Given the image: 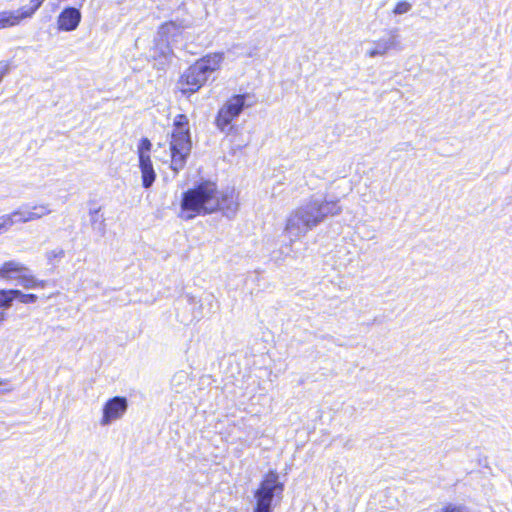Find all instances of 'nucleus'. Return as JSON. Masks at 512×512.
Instances as JSON below:
<instances>
[{
    "mask_svg": "<svg viewBox=\"0 0 512 512\" xmlns=\"http://www.w3.org/2000/svg\"><path fill=\"white\" fill-rule=\"evenodd\" d=\"M12 388L7 387V382L4 380H0V393L10 392Z\"/></svg>",
    "mask_w": 512,
    "mask_h": 512,
    "instance_id": "obj_26",
    "label": "nucleus"
},
{
    "mask_svg": "<svg viewBox=\"0 0 512 512\" xmlns=\"http://www.w3.org/2000/svg\"><path fill=\"white\" fill-rule=\"evenodd\" d=\"M12 290H13V293H15L12 296V301L15 298H19L21 303L28 304V303H35L38 299L37 295H35V294H25V293H22L20 290H16V289H12Z\"/></svg>",
    "mask_w": 512,
    "mask_h": 512,
    "instance_id": "obj_18",
    "label": "nucleus"
},
{
    "mask_svg": "<svg viewBox=\"0 0 512 512\" xmlns=\"http://www.w3.org/2000/svg\"><path fill=\"white\" fill-rule=\"evenodd\" d=\"M45 0H39V2L42 4Z\"/></svg>",
    "mask_w": 512,
    "mask_h": 512,
    "instance_id": "obj_33",
    "label": "nucleus"
},
{
    "mask_svg": "<svg viewBox=\"0 0 512 512\" xmlns=\"http://www.w3.org/2000/svg\"><path fill=\"white\" fill-rule=\"evenodd\" d=\"M188 302L193 306V318L200 319L202 317V305L200 300L194 296H187Z\"/></svg>",
    "mask_w": 512,
    "mask_h": 512,
    "instance_id": "obj_20",
    "label": "nucleus"
},
{
    "mask_svg": "<svg viewBox=\"0 0 512 512\" xmlns=\"http://www.w3.org/2000/svg\"><path fill=\"white\" fill-rule=\"evenodd\" d=\"M245 99L246 97L244 95H234L221 106L216 116L215 123L222 132L232 129L231 123L243 111Z\"/></svg>",
    "mask_w": 512,
    "mask_h": 512,
    "instance_id": "obj_5",
    "label": "nucleus"
},
{
    "mask_svg": "<svg viewBox=\"0 0 512 512\" xmlns=\"http://www.w3.org/2000/svg\"><path fill=\"white\" fill-rule=\"evenodd\" d=\"M239 209L238 193L231 188L219 190L213 181H203L183 193L179 217L191 220L199 215L221 211L226 217H234Z\"/></svg>",
    "mask_w": 512,
    "mask_h": 512,
    "instance_id": "obj_1",
    "label": "nucleus"
},
{
    "mask_svg": "<svg viewBox=\"0 0 512 512\" xmlns=\"http://www.w3.org/2000/svg\"><path fill=\"white\" fill-rule=\"evenodd\" d=\"M29 18V13L19 8L14 11H4L0 13V29L13 27L21 23L22 20Z\"/></svg>",
    "mask_w": 512,
    "mask_h": 512,
    "instance_id": "obj_15",
    "label": "nucleus"
},
{
    "mask_svg": "<svg viewBox=\"0 0 512 512\" xmlns=\"http://www.w3.org/2000/svg\"><path fill=\"white\" fill-rule=\"evenodd\" d=\"M209 77L196 61L182 74L178 83L179 89L183 94L195 93L207 82Z\"/></svg>",
    "mask_w": 512,
    "mask_h": 512,
    "instance_id": "obj_6",
    "label": "nucleus"
},
{
    "mask_svg": "<svg viewBox=\"0 0 512 512\" xmlns=\"http://www.w3.org/2000/svg\"><path fill=\"white\" fill-rule=\"evenodd\" d=\"M41 6L39 0H31L29 5L21 7L23 11L29 13V18L35 13V11Z\"/></svg>",
    "mask_w": 512,
    "mask_h": 512,
    "instance_id": "obj_23",
    "label": "nucleus"
},
{
    "mask_svg": "<svg viewBox=\"0 0 512 512\" xmlns=\"http://www.w3.org/2000/svg\"><path fill=\"white\" fill-rule=\"evenodd\" d=\"M17 283L24 289H43L46 286V281L37 279L28 267Z\"/></svg>",
    "mask_w": 512,
    "mask_h": 512,
    "instance_id": "obj_16",
    "label": "nucleus"
},
{
    "mask_svg": "<svg viewBox=\"0 0 512 512\" xmlns=\"http://www.w3.org/2000/svg\"><path fill=\"white\" fill-rule=\"evenodd\" d=\"M52 213L49 203L24 204L12 211L16 224L39 220Z\"/></svg>",
    "mask_w": 512,
    "mask_h": 512,
    "instance_id": "obj_9",
    "label": "nucleus"
},
{
    "mask_svg": "<svg viewBox=\"0 0 512 512\" xmlns=\"http://www.w3.org/2000/svg\"><path fill=\"white\" fill-rule=\"evenodd\" d=\"M13 294V290H0V308L11 306Z\"/></svg>",
    "mask_w": 512,
    "mask_h": 512,
    "instance_id": "obj_21",
    "label": "nucleus"
},
{
    "mask_svg": "<svg viewBox=\"0 0 512 512\" xmlns=\"http://www.w3.org/2000/svg\"><path fill=\"white\" fill-rule=\"evenodd\" d=\"M91 214L97 215L98 214V210H95V211L91 212Z\"/></svg>",
    "mask_w": 512,
    "mask_h": 512,
    "instance_id": "obj_30",
    "label": "nucleus"
},
{
    "mask_svg": "<svg viewBox=\"0 0 512 512\" xmlns=\"http://www.w3.org/2000/svg\"><path fill=\"white\" fill-rule=\"evenodd\" d=\"M128 400L125 397L115 396L108 399L102 407V416L99 424L102 427L109 426L120 420L127 412Z\"/></svg>",
    "mask_w": 512,
    "mask_h": 512,
    "instance_id": "obj_8",
    "label": "nucleus"
},
{
    "mask_svg": "<svg viewBox=\"0 0 512 512\" xmlns=\"http://www.w3.org/2000/svg\"><path fill=\"white\" fill-rule=\"evenodd\" d=\"M442 512H462L461 509L457 506H454L452 504H449L446 506Z\"/></svg>",
    "mask_w": 512,
    "mask_h": 512,
    "instance_id": "obj_27",
    "label": "nucleus"
},
{
    "mask_svg": "<svg viewBox=\"0 0 512 512\" xmlns=\"http://www.w3.org/2000/svg\"><path fill=\"white\" fill-rule=\"evenodd\" d=\"M337 203L312 197L293 209L286 217L284 234L291 241H297L322 223L330 215L339 213Z\"/></svg>",
    "mask_w": 512,
    "mask_h": 512,
    "instance_id": "obj_2",
    "label": "nucleus"
},
{
    "mask_svg": "<svg viewBox=\"0 0 512 512\" xmlns=\"http://www.w3.org/2000/svg\"><path fill=\"white\" fill-rule=\"evenodd\" d=\"M192 149L189 120L179 114L174 118L170 139L171 169L179 172L186 165Z\"/></svg>",
    "mask_w": 512,
    "mask_h": 512,
    "instance_id": "obj_3",
    "label": "nucleus"
},
{
    "mask_svg": "<svg viewBox=\"0 0 512 512\" xmlns=\"http://www.w3.org/2000/svg\"><path fill=\"white\" fill-rule=\"evenodd\" d=\"M190 24L185 20H171L162 23L158 28V36L165 42H173L179 37L185 29L190 28Z\"/></svg>",
    "mask_w": 512,
    "mask_h": 512,
    "instance_id": "obj_10",
    "label": "nucleus"
},
{
    "mask_svg": "<svg viewBox=\"0 0 512 512\" xmlns=\"http://www.w3.org/2000/svg\"><path fill=\"white\" fill-rule=\"evenodd\" d=\"M412 8V5L408 1H399L394 10L393 13L396 15H401L409 12Z\"/></svg>",
    "mask_w": 512,
    "mask_h": 512,
    "instance_id": "obj_22",
    "label": "nucleus"
},
{
    "mask_svg": "<svg viewBox=\"0 0 512 512\" xmlns=\"http://www.w3.org/2000/svg\"><path fill=\"white\" fill-rule=\"evenodd\" d=\"M361 227H362V226L357 225V226L355 227V231H354V233H357V234L359 235V237H361V238H367V239H370V238H373V237H374V234H373V233H371V234H370V233H361V231H360V230H361Z\"/></svg>",
    "mask_w": 512,
    "mask_h": 512,
    "instance_id": "obj_25",
    "label": "nucleus"
},
{
    "mask_svg": "<svg viewBox=\"0 0 512 512\" xmlns=\"http://www.w3.org/2000/svg\"><path fill=\"white\" fill-rule=\"evenodd\" d=\"M27 266L16 260H9L0 265V279L11 281L20 279Z\"/></svg>",
    "mask_w": 512,
    "mask_h": 512,
    "instance_id": "obj_13",
    "label": "nucleus"
},
{
    "mask_svg": "<svg viewBox=\"0 0 512 512\" xmlns=\"http://www.w3.org/2000/svg\"><path fill=\"white\" fill-rule=\"evenodd\" d=\"M284 485L275 471L268 472L261 481L254 497L256 504L253 512H272V502L283 493Z\"/></svg>",
    "mask_w": 512,
    "mask_h": 512,
    "instance_id": "obj_4",
    "label": "nucleus"
},
{
    "mask_svg": "<svg viewBox=\"0 0 512 512\" xmlns=\"http://www.w3.org/2000/svg\"><path fill=\"white\" fill-rule=\"evenodd\" d=\"M185 379H186V375H185V374L180 373V374H177V375H175V376H174L173 381H176V380H185Z\"/></svg>",
    "mask_w": 512,
    "mask_h": 512,
    "instance_id": "obj_28",
    "label": "nucleus"
},
{
    "mask_svg": "<svg viewBox=\"0 0 512 512\" xmlns=\"http://www.w3.org/2000/svg\"><path fill=\"white\" fill-rule=\"evenodd\" d=\"M398 44V35L396 32H391L387 37H383L379 41L374 42L372 47L366 49L365 53L369 57L382 56L389 50L396 49Z\"/></svg>",
    "mask_w": 512,
    "mask_h": 512,
    "instance_id": "obj_12",
    "label": "nucleus"
},
{
    "mask_svg": "<svg viewBox=\"0 0 512 512\" xmlns=\"http://www.w3.org/2000/svg\"><path fill=\"white\" fill-rule=\"evenodd\" d=\"M151 147L152 144L147 138H143L138 145L139 168L144 188H150L156 179V173L150 157Z\"/></svg>",
    "mask_w": 512,
    "mask_h": 512,
    "instance_id": "obj_7",
    "label": "nucleus"
},
{
    "mask_svg": "<svg viewBox=\"0 0 512 512\" xmlns=\"http://www.w3.org/2000/svg\"><path fill=\"white\" fill-rule=\"evenodd\" d=\"M15 224L16 222L14 220L12 212L0 216V233L7 232Z\"/></svg>",
    "mask_w": 512,
    "mask_h": 512,
    "instance_id": "obj_19",
    "label": "nucleus"
},
{
    "mask_svg": "<svg viewBox=\"0 0 512 512\" xmlns=\"http://www.w3.org/2000/svg\"><path fill=\"white\" fill-rule=\"evenodd\" d=\"M65 256L64 249L57 247L46 252L45 257L50 265L55 266Z\"/></svg>",
    "mask_w": 512,
    "mask_h": 512,
    "instance_id": "obj_17",
    "label": "nucleus"
},
{
    "mask_svg": "<svg viewBox=\"0 0 512 512\" xmlns=\"http://www.w3.org/2000/svg\"><path fill=\"white\" fill-rule=\"evenodd\" d=\"M224 53H209L197 60V63L204 69L210 76L212 73L218 71L224 62Z\"/></svg>",
    "mask_w": 512,
    "mask_h": 512,
    "instance_id": "obj_14",
    "label": "nucleus"
},
{
    "mask_svg": "<svg viewBox=\"0 0 512 512\" xmlns=\"http://www.w3.org/2000/svg\"><path fill=\"white\" fill-rule=\"evenodd\" d=\"M45 0H39V2L42 4Z\"/></svg>",
    "mask_w": 512,
    "mask_h": 512,
    "instance_id": "obj_32",
    "label": "nucleus"
},
{
    "mask_svg": "<svg viewBox=\"0 0 512 512\" xmlns=\"http://www.w3.org/2000/svg\"><path fill=\"white\" fill-rule=\"evenodd\" d=\"M81 17L79 9L74 7L65 8L57 18L58 29L65 32L74 31L78 27Z\"/></svg>",
    "mask_w": 512,
    "mask_h": 512,
    "instance_id": "obj_11",
    "label": "nucleus"
},
{
    "mask_svg": "<svg viewBox=\"0 0 512 512\" xmlns=\"http://www.w3.org/2000/svg\"><path fill=\"white\" fill-rule=\"evenodd\" d=\"M45 0H39V2L42 4Z\"/></svg>",
    "mask_w": 512,
    "mask_h": 512,
    "instance_id": "obj_34",
    "label": "nucleus"
},
{
    "mask_svg": "<svg viewBox=\"0 0 512 512\" xmlns=\"http://www.w3.org/2000/svg\"><path fill=\"white\" fill-rule=\"evenodd\" d=\"M3 318H4V314H3V313H1V314H0V319H3Z\"/></svg>",
    "mask_w": 512,
    "mask_h": 512,
    "instance_id": "obj_31",
    "label": "nucleus"
},
{
    "mask_svg": "<svg viewBox=\"0 0 512 512\" xmlns=\"http://www.w3.org/2000/svg\"><path fill=\"white\" fill-rule=\"evenodd\" d=\"M10 65L7 61L0 62V77L1 79L9 72Z\"/></svg>",
    "mask_w": 512,
    "mask_h": 512,
    "instance_id": "obj_24",
    "label": "nucleus"
},
{
    "mask_svg": "<svg viewBox=\"0 0 512 512\" xmlns=\"http://www.w3.org/2000/svg\"><path fill=\"white\" fill-rule=\"evenodd\" d=\"M161 54L168 55V54H170V51H161Z\"/></svg>",
    "mask_w": 512,
    "mask_h": 512,
    "instance_id": "obj_29",
    "label": "nucleus"
}]
</instances>
